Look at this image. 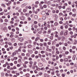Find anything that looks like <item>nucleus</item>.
Returning <instances> with one entry per match:
<instances>
[{
    "mask_svg": "<svg viewBox=\"0 0 77 77\" xmlns=\"http://www.w3.org/2000/svg\"><path fill=\"white\" fill-rule=\"evenodd\" d=\"M38 66L40 67H42L43 66V64L41 63H39L38 64Z\"/></svg>",
    "mask_w": 77,
    "mask_h": 77,
    "instance_id": "f257e3e1",
    "label": "nucleus"
},
{
    "mask_svg": "<svg viewBox=\"0 0 77 77\" xmlns=\"http://www.w3.org/2000/svg\"><path fill=\"white\" fill-rule=\"evenodd\" d=\"M20 42H22V41H24V39L23 38H20Z\"/></svg>",
    "mask_w": 77,
    "mask_h": 77,
    "instance_id": "f03ea898",
    "label": "nucleus"
},
{
    "mask_svg": "<svg viewBox=\"0 0 77 77\" xmlns=\"http://www.w3.org/2000/svg\"><path fill=\"white\" fill-rule=\"evenodd\" d=\"M72 29L73 31H75V30H76L77 31V28H76L75 27H73Z\"/></svg>",
    "mask_w": 77,
    "mask_h": 77,
    "instance_id": "7ed1b4c3",
    "label": "nucleus"
},
{
    "mask_svg": "<svg viewBox=\"0 0 77 77\" xmlns=\"http://www.w3.org/2000/svg\"><path fill=\"white\" fill-rule=\"evenodd\" d=\"M66 10L67 12H70V11H71V8H68Z\"/></svg>",
    "mask_w": 77,
    "mask_h": 77,
    "instance_id": "20e7f679",
    "label": "nucleus"
},
{
    "mask_svg": "<svg viewBox=\"0 0 77 77\" xmlns=\"http://www.w3.org/2000/svg\"><path fill=\"white\" fill-rule=\"evenodd\" d=\"M1 6H2V7H4V8H6V5H5V4L2 3L1 4Z\"/></svg>",
    "mask_w": 77,
    "mask_h": 77,
    "instance_id": "39448f33",
    "label": "nucleus"
},
{
    "mask_svg": "<svg viewBox=\"0 0 77 77\" xmlns=\"http://www.w3.org/2000/svg\"><path fill=\"white\" fill-rule=\"evenodd\" d=\"M64 61L65 62H67L68 61V58H66L64 59Z\"/></svg>",
    "mask_w": 77,
    "mask_h": 77,
    "instance_id": "423d86ee",
    "label": "nucleus"
},
{
    "mask_svg": "<svg viewBox=\"0 0 77 77\" xmlns=\"http://www.w3.org/2000/svg\"><path fill=\"white\" fill-rule=\"evenodd\" d=\"M77 43V40H76V39H75L74 40V42L73 43V44L74 45H75V44H76Z\"/></svg>",
    "mask_w": 77,
    "mask_h": 77,
    "instance_id": "0eeeda50",
    "label": "nucleus"
},
{
    "mask_svg": "<svg viewBox=\"0 0 77 77\" xmlns=\"http://www.w3.org/2000/svg\"><path fill=\"white\" fill-rule=\"evenodd\" d=\"M38 39H39V37H37L35 39V41H38Z\"/></svg>",
    "mask_w": 77,
    "mask_h": 77,
    "instance_id": "6e6552de",
    "label": "nucleus"
},
{
    "mask_svg": "<svg viewBox=\"0 0 77 77\" xmlns=\"http://www.w3.org/2000/svg\"><path fill=\"white\" fill-rule=\"evenodd\" d=\"M47 43H46V42H44L43 43V45L45 47V46H47Z\"/></svg>",
    "mask_w": 77,
    "mask_h": 77,
    "instance_id": "1a4fd4ad",
    "label": "nucleus"
},
{
    "mask_svg": "<svg viewBox=\"0 0 77 77\" xmlns=\"http://www.w3.org/2000/svg\"><path fill=\"white\" fill-rule=\"evenodd\" d=\"M29 53H30L31 54H32V53H33V51L31 50H29Z\"/></svg>",
    "mask_w": 77,
    "mask_h": 77,
    "instance_id": "9d476101",
    "label": "nucleus"
},
{
    "mask_svg": "<svg viewBox=\"0 0 77 77\" xmlns=\"http://www.w3.org/2000/svg\"><path fill=\"white\" fill-rule=\"evenodd\" d=\"M20 20H24V17H20Z\"/></svg>",
    "mask_w": 77,
    "mask_h": 77,
    "instance_id": "9b49d317",
    "label": "nucleus"
},
{
    "mask_svg": "<svg viewBox=\"0 0 77 77\" xmlns=\"http://www.w3.org/2000/svg\"><path fill=\"white\" fill-rule=\"evenodd\" d=\"M45 12L44 11H42V15H45Z\"/></svg>",
    "mask_w": 77,
    "mask_h": 77,
    "instance_id": "f8f14e48",
    "label": "nucleus"
},
{
    "mask_svg": "<svg viewBox=\"0 0 77 77\" xmlns=\"http://www.w3.org/2000/svg\"><path fill=\"white\" fill-rule=\"evenodd\" d=\"M26 6V5H25V4H22L21 5V7L22 8H24V6Z\"/></svg>",
    "mask_w": 77,
    "mask_h": 77,
    "instance_id": "ddd939ff",
    "label": "nucleus"
},
{
    "mask_svg": "<svg viewBox=\"0 0 77 77\" xmlns=\"http://www.w3.org/2000/svg\"><path fill=\"white\" fill-rule=\"evenodd\" d=\"M8 28L9 30H11V26H9L8 27Z\"/></svg>",
    "mask_w": 77,
    "mask_h": 77,
    "instance_id": "4468645a",
    "label": "nucleus"
},
{
    "mask_svg": "<svg viewBox=\"0 0 77 77\" xmlns=\"http://www.w3.org/2000/svg\"><path fill=\"white\" fill-rule=\"evenodd\" d=\"M38 74L39 75H42V72H40L38 73Z\"/></svg>",
    "mask_w": 77,
    "mask_h": 77,
    "instance_id": "2eb2a0df",
    "label": "nucleus"
},
{
    "mask_svg": "<svg viewBox=\"0 0 77 77\" xmlns=\"http://www.w3.org/2000/svg\"><path fill=\"white\" fill-rule=\"evenodd\" d=\"M54 25L55 26H58V23H57V22H55L54 23Z\"/></svg>",
    "mask_w": 77,
    "mask_h": 77,
    "instance_id": "dca6fc26",
    "label": "nucleus"
},
{
    "mask_svg": "<svg viewBox=\"0 0 77 77\" xmlns=\"http://www.w3.org/2000/svg\"><path fill=\"white\" fill-rule=\"evenodd\" d=\"M63 31H61L60 33V35H63Z\"/></svg>",
    "mask_w": 77,
    "mask_h": 77,
    "instance_id": "f3484780",
    "label": "nucleus"
},
{
    "mask_svg": "<svg viewBox=\"0 0 77 77\" xmlns=\"http://www.w3.org/2000/svg\"><path fill=\"white\" fill-rule=\"evenodd\" d=\"M51 48L53 50H54V48H55V46H52Z\"/></svg>",
    "mask_w": 77,
    "mask_h": 77,
    "instance_id": "a211bd4d",
    "label": "nucleus"
},
{
    "mask_svg": "<svg viewBox=\"0 0 77 77\" xmlns=\"http://www.w3.org/2000/svg\"><path fill=\"white\" fill-rule=\"evenodd\" d=\"M12 54L13 56H15V55H16V53L13 52Z\"/></svg>",
    "mask_w": 77,
    "mask_h": 77,
    "instance_id": "6ab92c4d",
    "label": "nucleus"
},
{
    "mask_svg": "<svg viewBox=\"0 0 77 77\" xmlns=\"http://www.w3.org/2000/svg\"><path fill=\"white\" fill-rule=\"evenodd\" d=\"M61 76H62V77H65V75L64 74L62 73V74Z\"/></svg>",
    "mask_w": 77,
    "mask_h": 77,
    "instance_id": "aec40b11",
    "label": "nucleus"
},
{
    "mask_svg": "<svg viewBox=\"0 0 77 77\" xmlns=\"http://www.w3.org/2000/svg\"><path fill=\"white\" fill-rule=\"evenodd\" d=\"M23 12H27V10L26 9H24L23 10Z\"/></svg>",
    "mask_w": 77,
    "mask_h": 77,
    "instance_id": "412c9836",
    "label": "nucleus"
},
{
    "mask_svg": "<svg viewBox=\"0 0 77 77\" xmlns=\"http://www.w3.org/2000/svg\"><path fill=\"white\" fill-rule=\"evenodd\" d=\"M28 47L29 48H31L32 47V45H28Z\"/></svg>",
    "mask_w": 77,
    "mask_h": 77,
    "instance_id": "4be33fe9",
    "label": "nucleus"
},
{
    "mask_svg": "<svg viewBox=\"0 0 77 77\" xmlns=\"http://www.w3.org/2000/svg\"><path fill=\"white\" fill-rule=\"evenodd\" d=\"M72 11H73V12H76V9H75L73 8L72 9Z\"/></svg>",
    "mask_w": 77,
    "mask_h": 77,
    "instance_id": "5701e85b",
    "label": "nucleus"
},
{
    "mask_svg": "<svg viewBox=\"0 0 77 77\" xmlns=\"http://www.w3.org/2000/svg\"><path fill=\"white\" fill-rule=\"evenodd\" d=\"M50 39H51L52 40V39H53V36H51L50 37Z\"/></svg>",
    "mask_w": 77,
    "mask_h": 77,
    "instance_id": "b1692460",
    "label": "nucleus"
},
{
    "mask_svg": "<svg viewBox=\"0 0 77 77\" xmlns=\"http://www.w3.org/2000/svg\"><path fill=\"white\" fill-rule=\"evenodd\" d=\"M23 66L24 68H27V66H26V65L25 64H23Z\"/></svg>",
    "mask_w": 77,
    "mask_h": 77,
    "instance_id": "393cba45",
    "label": "nucleus"
},
{
    "mask_svg": "<svg viewBox=\"0 0 77 77\" xmlns=\"http://www.w3.org/2000/svg\"><path fill=\"white\" fill-rule=\"evenodd\" d=\"M76 48V47L75 46H73L72 47V49H73V50H75V49Z\"/></svg>",
    "mask_w": 77,
    "mask_h": 77,
    "instance_id": "a878e982",
    "label": "nucleus"
},
{
    "mask_svg": "<svg viewBox=\"0 0 77 77\" xmlns=\"http://www.w3.org/2000/svg\"><path fill=\"white\" fill-rule=\"evenodd\" d=\"M51 74L52 75H54V71H53L51 72Z\"/></svg>",
    "mask_w": 77,
    "mask_h": 77,
    "instance_id": "bb28decb",
    "label": "nucleus"
},
{
    "mask_svg": "<svg viewBox=\"0 0 77 77\" xmlns=\"http://www.w3.org/2000/svg\"><path fill=\"white\" fill-rule=\"evenodd\" d=\"M34 17L35 19H37V18H38V16H37V15H35Z\"/></svg>",
    "mask_w": 77,
    "mask_h": 77,
    "instance_id": "cd10ccee",
    "label": "nucleus"
},
{
    "mask_svg": "<svg viewBox=\"0 0 77 77\" xmlns=\"http://www.w3.org/2000/svg\"><path fill=\"white\" fill-rule=\"evenodd\" d=\"M4 21H5V22H6V23H7V22H8V20L7 19H5L4 20Z\"/></svg>",
    "mask_w": 77,
    "mask_h": 77,
    "instance_id": "c85d7f7f",
    "label": "nucleus"
},
{
    "mask_svg": "<svg viewBox=\"0 0 77 77\" xmlns=\"http://www.w3.org/2000/svg\"><path fill=\"white\" fill-rule=\"evenodd\" d=\"M19 45H23V44L22 43H19L18 44Z\"/></svg>",
    "mask_w": 77,
    "mask_h": 77,
    "instance_id": "c756f323",
    "label": "nucleus"
},
{
    "mask_svg": "<svg viewBox=\"0 0 77 77\" xmlns=\"http://www.w3.org/2000/svg\"><path fill=\"white\" fill-rule=\"evenodd\" d=\"M57 76H58V77H59L60 75L59 73H57Z\"/></svg>",
    "mask_w": 77,
    "mask_h": 77,
    "instance_id": "7c9ffc66",
    "label": "nucleus"
},
{
    "mask_svg": "<svg viewBox=\"0 0 77 77\" xmlns=\"http://www.w3.org/2000/svg\"><path fill=\"white\" fill-rule=\"evenodd\" d=\"M56 54H59V51H56Z\"/></svg>",
    "mask_w": 77,
    "mask_h": 77,
    "instance_id": "2f4dec72",
    "label": "nucleus"
},
{
    "mask_svg": "<svg viewBox=\"0 0 77 77\" xmlns=\"http://www.w3.org/2000/svg\"><path fill=\"white\" fill-rule=\"evenodd\" d=\"M29 63V62L27 61H26L24 62L25 64H27V63Z\"/></svg>",
    "mask_w": 77,
    "mask_h": 77,
    "instance_id": "473e14b6",
    "label": "nucleus"
},
{
    "mask_svg": "<svg viewBox=\"0 0 77 77\" xmlns=\"http://www.w3.org/2000/svg\"><path fill=\"white\" fill-rule=\"evenodd\" d=\"M45 53V51H41V53H42V54H44Z\"/></svg>",
    "mask_w": 77,
    "mask_h": 77,
    "instance_id": "72a5a7b5",
    "label": "nucleus"
},
{
    "mask_svg": "<svg viewBox=\"0 0 77 77\" xmlns=\"http://www.w3.org/2000/svg\"><path fill=\"white\" fill-rule=\"evenodd\" d=\"M69 33L70 35H72V34H73V32H72V31H70L69 32Z\"/></svg>",
    "mask_w": 77,
    "mask_h": 77,
    "instance_id": "f704fd0d",
    "label": "nucleus"
},
{
    "mask_svg": "<svg viewBox=\"0 0 77 77\" xmlns=\"http://www.w3.org/2000/svg\"><path fill=\"white\" fill-rule=\"evenodd\" d=\"M47 3L49 5H50V4H51V2L48 1V2H47Z\"/></svg>",
    "mask_w": 77,
    "mask_h": 77,
    "instance_id": "c9c22d12",
    "label": "nucleus"
},
{
    "mask_svg": "<svg viewBox=\"0 0 77 77\" xmlns=\"http://www.w3.org/2000/svg\"><path fill=\"white\" fill-rule=\"evenodd\" d=\"M51 33V32L50 30H49L48 32V33L49 34V33Z\"/></svg>",
    "mask_w": 77,
    "mask_h": 77,
    "instance_id": "e433bc0d",
    "label": "nucleus"
},
{
    "mask_svg": "<svg viewBox=\"0 0 77 77\" xmlns=\"http://www.w3.org/2000/svg\"><path fill=\"white\" fill-rule=\"evenodd\" d=\"M17 57H14V59H13V60H14H14H17Z\"/></svg>",
    "mask_w": 77,
    "mask_h": 77,
    "instance_id": "4c0bfd02",
    "label": "nucleus"
},
{
    "mask_svg": "<svg viewBox=\"0 0 77 77\" xmlns=\"http://www.w3.org/2000/svg\"><path fill=\"white\" fill-rule=\"evenodd\" d=\"M72 16V17H75L76 16V14H73Z\"/></svg>",
    "mask_w": 77,
    "mask_h": 77,
    "instance_id": "58836bf2",
    "label": "nucleus"
},
{
    "mask_svg": "<svg viewBox=\"0 0 77 77\" xmlns=\"http://www.w3.org/2000/svg\"><path fill=\"white\" fill-rule=\"evenodd\" d=\"M17 67H20V64H17Z\"/></svg>",
    "mask_w": 77,
    "mask_h": 77,
    "instance_id": "ea45409f",
    "label": "nucleus"
},
{
    "mask_svg": "<svg viewBox=\"0 0 77 77\" xmlns=\"http://www.w3.org/2000/svg\"><path fill=\"white\" fill-rule=\"evenodd\" d=\"M43 7L44 8H47V5H43Z\"/></svg>",
    "mask_w": 77,
    "mask_h": 77,
    "instance_id": "a19ab883",
    "label": "nucleus"
},
{
    "mask_svg": "<svg viewBox=\"0 0 77 77\" xmlns=\"http://www.w3.org/2000/svg\"><path fill=\"white\" fill-rule=\"evenodd\" d=\"M0 42H3V39L2 38L0 39Z\"/></svg>",
    "mask_w": 77,
    "mask_h": 77,
    "instance_id": "79ce46f5",
    "label": "nucleus"
},
{
    "mask_svg": "<svg viewBox=\"0 0 77 77\" xmlns=\"http://www.w3.org/2000/svg\"><path fill=\"white\" fill-rule=\"evenodd\" d=\"M45 55H46V56H48V55H49V54H48V52H46L45 54Z\"/></svg>",
    "mask_w": 77,
    "mask_h": 77,
    "instance_id": "37998d69",
    "label": "nucleus"
},
{
    "mask_svg": "<svg viewBox=\"0 0 77 77\" xmlns=\"http://www.w3.org/2000/svg\"><path fill=\"white\" fill-rule=\"evenodd\" d=\"M40 41L41 42H44V40L42 39H40Z\"/></svg>",
    "mask_w": 77,
    "mask_h": 77,
    "instance_id": "c03bdc74",
    "label": "nucleus"
},
{
    "mask_svg": "<svg viewBox=\"0 0 77 77\" xmlns=\"http://www.w3.org/2000/svg\"><path fill=\"white\" fill-rule=\"evenodd\" d=\"M21 56H25V54H24V53H22L21 54Z\"/></svg>",
    "mask_w": 77,
    "mask_h": 77,
    "instance_id": "a18cd8bd",
    "label": "nucleus"
},
{
    "mask_svg": "<svg viewBox=\"0 0 77 77\" xmlns=\"http://www.w3.org/2000/svg\"><path fill=\"white\" fill-rule=\"evenodd\" d=\"M8 44L9 45H12V43L11 42H9Z\"/></svg>",
    "mask_w": 77,
    "mask_h": 77,
    "instance_id": "49530a36",
    "label": "nucleus"
},
{
    "mask_svg": "<svg viewBox=\"0 0 77 77\" xmlns=\"http://www.w3.org/2000/svg\"><path fill=\"white\" fill-rule=\"evenodd\" d=\"M60 72L62 73L63 72V69H62L60 70Z\"/></svg>",
    "mask_w": 77,
    "mask_h": 77,
    "instance_id": "de8ad7c7",
    "label": "nucleus"
},
{
    "mask_svg": "<svg viewBox=\"0 0 77 77\" xmlns=\"http://www.w3.org/2000/svg\"><path fill=\"white\" fill-rule=\"evenodd\" d=\"M55 69H59V67L58 66H56L55 67Z\"/></svg>",
    "mask_w": 77,
    "mask_h": 77,
    "instance_id": "09e8293b",
    "label": "nucleus"
},
{
    "mask_svg": "<svg viewBox=\"0 0 77 77\" xmlns=\"http://www.w3.org/2000/svg\"><path fill=\"white\" fill-rule=\"evenodd\" d=\"M4 41H7L8 40V38H4Z\"/></svg>",
    "mask_w": 77,
    "mask_h": 77,
    "instance_id": "8fccbe9b",
    "label": "nucleus"
},
{
    "mask_svg": "<svg viewBox=\"0 0 77 77\" xmlns=\"http://www.w3.org/2000/svg\"><path fill=\"white\" fill-rule=\"evenodd\" d=\"M20 74V73H16V75L17 76H18V75H19Z\"/></svg>",
    "mask_w": 77,
    "mask_h": 77,
    "instance_id": "3c124183",
    "label": "nucleus"
},
{
    "mask_svg": "<svg viewBox=\"0 0 77 77\" xmlns=\"http://www.w3.org/2000/svg\"><path fill=\"white\" fill-rule=\"evenodd\" d=\"M59 72V70H56L55 71V72L56 73H58V72Z\"/></svg>",
    "mask_w": 77,
    "mask_h": 77,
    "instance_id": "603ef678",
    "label": "nucleus"
},
{
    "mask_svg": "<svg viewBox=\"0 0 77 77\" xmlns=\"http://www.w3.org/2000/svg\"><path fill=\"white\" fill-rule=\"evenodd\" d=\"M69 40H70V41H72V39L71 38H69Z\"/></svg>",
    "mask_w": 77,
    "mask_h": 77,
    "instance_id": "864d4df0",
    "label": "nucleus"
},
{
    "mask_svg": "<svg viewBox=\"0 0 77 77\" xmlns=\"http://www.w3.org/2000/svg\"><path fill=\"white\" fill-rule=\"evenodd\" d=\"M0 22L1 23H3V20L2 19H1L0 20Z\"/></svg>",
    "mask_w": 77,
    "mask_h": 77,
    "instance_id": "5fc2aeb1",
    "label": "nucleus"
},
{
    "mask_svg": "<svg viewBox=\"0 0 77 77\" xmlns=\"http://www.w3.org/2000/svg\"><path fill=\"white\" fill-rule=\"evenodd\" d=\"M61 39L63 40V39H65V37H64V36H62L61 37Z\"/></svg>",
    "mask_w": 77,
    "mask_h": 77,
    "instance_id": "6e6d98bb",
    "label": "nucleus"
},
{
    "mask_svg": "<svg viewBox=\"0 0 77 77\" xmlns=\"http://www.w3.org/2000/svg\"><path fill=\"white\" fill-rule=\"evenodd\" d=\"M10 66H13V65H14V64H13V63H11L10 64Z\"/></svg>",
    "mask_w": 77,
    "mask_h": 77,
    "instance_id": "4d7b16f0",
    "label": "nucleus"
},
{
    "mask_svg": "<svg viewBox=\"0 0 77 77\" xmlns=\"http://www.w3.org/2000/svg\"><path fill=\"white\" fill-rule=\"evenodd\" d=\"M62 8L63 9H65V6H63L62 7Z\"/></svg>",
    "mask_w": 77,
    "mask_h": 77,
    "instance_id": "13d9d810",
    "label": "nucleus"
},
{
    "mask_svg": "<svg viewBox=\"0 0 77 77\" xmlns=\"http://www.w3.org/2000/svg\"><path fill=\"white\" fill-rule=\"evenodd\" d=\"M14 64H17V61H14Z\"/></svg>",
    "mask_w": 77,
    "mask_h": 77,
    "instance_id": "bf43d9fd",
    "label": "nucleus"
},
{
    "mask_svg": "<svg viewBox=\"0 0 77 77\" xmlns=\"http://www.w3.org/2000/svg\"><path fill=\"white\" fill-rule=\"evenodd\" d=\"M67 34H68V33H67V32H65L64 33V35H67Z\"/></svg>",
    "mask_w": 77,
    "mask_h": 77,
    "instance_id": "052dcab7",
    "label": "nucleus"
},
{
    "mask_svg": "<svg viewBox=\"0 0 77 77\" xmlns=\"http://www.w3.org/2000/svg\"><path fill=\"white\" fill-rule=\"evenodd\" d=\"M63 49L64 50H66V48L65 47H63Z\"/></svg>",
    "mask_w": 77,
    "mask_h": 77,
    "instance_id": "680f3d73",
    "label": "nucleus"
},
{
    "mask_svg": "<svg viewBox=\"0 0 77 77\" xmlns=\"http://www.w3.org/2000/svg\"><path fill=\"white\" fill-rule=\"evenodd\" d=\"M27 59V57H24V60Z\"/></svg>",
    "mask_w": 77,
    "mask_h": 77,
    "instance_id": "e2e57ef3",
    "label": "nucleus"
},
{
    "mask_svg": "<svg viewBox=\"0 0 77 77\" xmlns=\"http://www.w3.org/2000/svg\"><path fill=\"white\" fill-rule=\"evenodd\" d=\"M45 19H46L45 17L44 16V17H43V20H45Z\"/></svg>",
    "mask_w": 77,
    "mask_h": 77,
    "instance_id": "0e129e2a",
    "label": "nucleus"
},
{
    "mask_svg": "<svg viewBox=\"0 0 77 77\" xmlns=\"http://www.w3.org/2000/svg\"><path fill=\"white\" fill-rule=\"evenodd\" d=\"M48 45H51V42H49L48 43Z\"/></svg>",
    "mask_w": 77,
    "mask_h": 77,
    "instance_id": "69168bd1",
    "label": "nucleus"
},
{
    "mask_svg": "<svg viewBox=\"0 0 77 77\" xmlns=\"http://www.w3.org/2000/svg\"><path fill=\"white\" fill-rule=\"evenodd\" d=\"M69 52L68 51H66L65 52V54H68Z\"/></svg>",
    "mask_w": 77,
    "mask_h": 77,
    "instance_id": "338daca9",
    "label": "nucleus"
},
{
    "mask_svg": "<svg viewBox=\"0 0 77 77\" xmlns=\"http://www.w3.org/2000/svg\"><path fill=\"white\" fill-rule=\"evenodd\" d=\"M13 69H17V67H16V66H13Z\"/></svg>",
    "mask_w": 77,
    "mask_h": 77,
    "instance_id": "774afa93",
    "label": "nucleus"
}]
</instances>
